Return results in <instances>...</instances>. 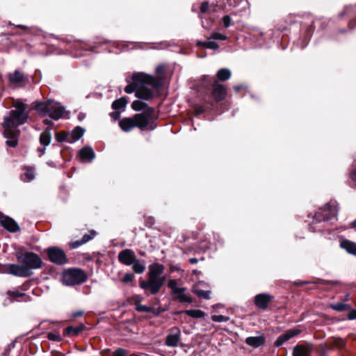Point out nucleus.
I'll list each match as a JSON object with an SVG mask.
<instances>
[{
    "instance_id": "nucleus-1",
    "label": "nucleus",
    "mask_w": 356,
    "mask_h": 356,
    "mask_svg": "<svg viewBox=\"0 0 356 356\" xmlns=\"http://www.w3.org/2000/svg\"><path fill=\"white\" fill-rule=\"evenodd\" d=\"M27 106L21 100L13 101L12 109L3 118L2 127L3 136L8 140L6 145L15 147L17 145V138L20 135L18 127L25 124L29 119V113L26 111Z\"/></svg>"
},
{
    "instance_id": "nucleus-2",
    "label": "nucleus",
    "mask_w": 356,
    "mask_h": 356,
    "mask_svg": "<svg viewBox=\"0 0 356 356\" xmlns=\"http://www.w3.org/2000/svg\"><path fill=\"white\" fill-rule=\"evenodd\" d=\"M131 79L132 83L126 86L125 92L131 94L135 92L136 97L143 100L153 98L152 88H157L161 86V81L158 79L143 72L134 73Z\"/></svg>"
},
{
    "instance_id": "nucleus-3",
    "label": "nucleus",
    "mask_w": 356,
    "mask_h": 356,
    "mask_svg": "<svg viewBox=\"0 0 356 356\" xmlns=\"http://www.w3.org/2000/svg\"><path fill=\"white\" fill-rule=\"evenodd\" d=\"M165 270L163 264L155 262L148 266V279L140 282L141 289L151 294L158 293L165 282V277L161 276Z\"/></svg>"
},
{
    "instance_id": "nucleus-4",
    "label": "nucleus",
    "mask_w": 356,
    "mask_h": 356,
    "mask_svg": "<svg viewBox=\"0 0 356 356\" xmlns=\"http://www.w3.org/2000/svg\"><path fill=\"white\" fill-rule=\"evenodd\" d=\"M131 107L134 111L143 112L134 115V120L136 127L141 129L146 128L150 124V129H154L156 126L150 123L154 118V110L149 106L147 104L140 100H135L132 102Z\"/></svg>"
},
{
    "instance_id": "nucleus-5",
    "label": "nucleus",
    "mask_w": 356,
    "mask_h": 356,
    "mask_svg": "<svg viewBox=\"0 0 356 356\" xmlns=\"http://www.w3.org/2000/svg\"><path fill=\"white\" fill-rule=\"evenodd\" d=\"M338 213V207L336 202H329L313 216L312 223L309 225V229L312 232L321 231L323 222L327 221L335 217Z\"/></svg>"
},
{
    "instance_id": "nucleus-6",
    "label": "nucleus",
    "mask_w": 356,
    "mask_h": 356,
    "mask_svg": "<svg viewBox=\"0 0 356 356\" xmlns=\"http://www.w3.org/2000/svg\"><path fill=\"white\" fill-rule=\"evenodd\" d=\"M35 110L38 113L42 115H49V116L54 120H58L67 113L65 108L60 102L51 99L46 102H38L35 105Z\"/></svg>"
},
{
    "instance_id": "nucleus-7",
    "label": "nucleus",
    "mask_w": 356,
    "mask_h": 356,
    "mask_svg": "<svg viewBox=\"0 0 356 356\" xmlns=\"http://www.w3.org/2000/svg\"><path fill=\"white\" fill-rule=\"evenodd\" d=\"M17 257L18 261L24 264V266L29 268L30 270L39 269L42 264L41 258L37 254L32 252H18Z\"/></svg>"
},
{
    "instance_id": "nucleus-8",
    "label": "nucleus",
    "mask_w": 356,
    "mask_h": 356,
    "mask_svg": "<svg viewBox=\"0 0 356 356\" xmlns=\"http://www.w3.org/2000/svg\"><path fill=\"white\" fill-rule=\"evenodd\" d=\"M87 279L85 273L80 269H71L64 273L63 283L65 286H74L83 283Z\"/></svg>"
},
{
    "instance_id": "nucleus-9",
    "label": "nucleus",
    "mask_w": 356,
    "mask_h": 356,
    "mask_svg": "<svg viewBox=\"0 0 356 356\" xmlns=\"http://www.w3.org/2000/svg\"><path fill=\"white\" fill-rule=\"evenodd\" d=\"M48 258L52 263L63 265L67 262V257L65 252L58 247H50L47 249Z\"/></svg>"
},
{
    "instance_id": "nucleus-10",
    "label": "nucleus",
    "mask_w": 356,
    "mask_h": 356,
    "mask_svg": "<svg viewBox=\"0 0 356 356\" xmlns=\"http://www.w3.org/2000/svg\"><path fill=\"white\" fill-rule=\"evenodd\" d=\"M168 287L172 290V293L177 296V298L179 299L181 302L191 303L193 302L192 298L185 293L186 289L179 287L177 282L175 280H169Z\"/></svg>"
},
{
    "instance_id": "nucleus-11",
    "label": "nucleus",
    "mask_w": 356,
    "mask_h": 356,
    "mask_svg": "<svg viewBox=\"0 0 356 356\" xmlns=\"http://www.w3.org/2000/svg\"><path fill=\"white\" fill-rule=\"evenodd\" d=\"M5 273L15 276L26 277L33 275V271L24 266L10 264Z\"/></svg>"
},
{
    "instance_id": "nucleus-12",
    "label": "nucleus",
    "mask_w": 356,
    "mask_h": 356,
    "mask_svg": "<svg viewBox=\"0 0 356 356\" xmlns=\"http://www.w3.org/2000/svg\"><path fill=\"white\" fill-rule=\"evenodd\" d=\"M0 222L1 225L9 232H16L19 229L18 223L13 218L0 212Z\"/></svg>"
},
{
    "instance_id": "nucleus-13",
    "label": "nucleus",
    "mask_w": 356,
    "mask_h": 356,
    "mask_svg": "<svg viewBox=\"0 0 356 356\" xmlns=\"http://www.w3.org/2000/svg\"><path fill=\"white\" fill-rule=\"evenodd\" d=\"M118 257L121 264L128 266H131V264L134 262V259L136 258L135 252L131 249L122 250L119 252Z\"/></svg>"
},
{
    "instance_id": "nucleus-14",
    "label": "nucleus",
    "mask_w": 356,
    "mask_h": 356,
    "mask_svg": "<svg viewBox=\"0 0 356 356\" xmlns=\"http://www.w3.org/2000/svg\"><path fill=\"white\" fill-rule=\"evenodd\" d=\"M302 330L299 328H294L286 330L284 334H281L275 342L277 347L281 346L291 338L300 334Z\"/></svg>"
},
{
    "instance_id": "nucleus-15",
    "label": "nucleus",
    "mask_w": 356,
    "mask_h": 356,
    "mask_svg": "<svg viewBox=\"0 0 356 356\" xmlns=\"http://www.w3.org/2000/svg\"><path fill=\"white\" fill-rule=\"evenodd\" d=\"M181 337V332L179 328L174 327L171 330V333L166 337L165 345L168 347H177Z\"/></svg>"
},
{
    "instance_id": "nucleus-16",
    "label": "nucleus",
    "mask_w": 356,
    "mask_h": 356,
    "mask_svg": "<svg viewBox=\"0 0 356 356\" xmlns=\"http://www.w3.org/2000/svg\"><path fill=\"white\" fill-rule=\"evenodd\" d=\"M272 298L273 296L267 293H259L254 297V304L258 308L265 310Z\"/></svg>"
},
{
    "instance_id": "nucleus-17",
    "label": "nucleus",
    "mask_w": 356,
    "mask_h": 356,
    "mask_svg": "<svg viewBox=\"0 0 356 356\" xmlns=\"http://www.w3.org/2000/svg\"><path fill=\"white\" fill-rule=\"evenodd\" d=\"M80 160L84 163L91 162L95 157V153L92 147H84L79 152Z\"/></svg>"
},
{
    "instance_id": "nucleus-18",
    "label": "nucleus",
    "mask_w": 356,
    "mask_h": 356,
    "mask_svg": "<svg viewBox=\"0 0 356 356\" xmlns=\"http://www.w3.org/2000/svg\"><path fill=\"white\" fill-rule=\"evenodd\" d=\"M213 95L216 101L222 100L227 95L226 88L222 85L215 83L213 85Z\"/></svg>"
},
{
    "instance_id": "nucleus-19",
    "label": "nucleus",
    "mask_w": 356,
    "mask_h": 356,
    "mask_svg": "<svg viewBox=\"0 0 356 356\" xmlns=\"http://www.w3.org/2000/svg\"><path fill=\"white\" fill-rule=\"evenodd\" d=\"M265 342H266V339L261 334H260L259 336H256V337H249L246 338V339H245V343L248 346L254 347V348H258V347L262 346L263 344H264Z\"/></svg>"
},
{
    "instance_id": "nucleus-20",
    "label": "nucleus",
    "mask_w": 356,
    "mask_h": 356,
    "mask_svg": "<svg viewBox=\"0 0 356 356\" xmlns=\"http://www.w3.org/2000/svg\"><path fill=\"white\" fill-rule=\"evenodd\" d=\"M340 247L345 250L348 253L356 255V243L343 239L340 242Z\"/></svg>"
},
{
    "instance_id": "nucleus-21",
    "label": "nucleus",
    "mask_w": 356,
    "mask_h": 356,
    "mask_svg": "<svg viewBox=\"0 0 356 356\" xmlns=\"http://www.w3.org/2000/svg\"><path fill=\"white\" fill-rule=\"evenodd\" d=\"M119 125L122 130L125 132L130 131L132 129L136 127L134 118H125L121 120L119 122Z\"/></svg>"
},
{
    "instance_id": "nucleus-22",
    "label": "nucleus",
    "mask_w": 356,
    "mask_h": 356,
    "mask_svg": "<svg viewBox=\"0 0 356 356\" xmlns=\"http://www.w3.org/2000/svg\"><path fill=\"white\" fill-rule=\"evenodd\" d=\"M132 270L136 274L143 273L146 268V263L144 260H140L137 258L134 259V262L131 264Z\"/></svg>"
},
{
    "instance_id": "nucleus-23",
    "label": "nucleus",
    "mask_w": 356,
    "mask_h": 356,
    "mask_svg": "<svg viewBox=\"0 0 356 356\" xmlns=\"http://www.w3.org/2000/svg\"><path fill=\"white\" fill-rule=\"evenodd\" d=\"M24 74L17 70L8 74V80L12 84L20 83L24 81Z\"/></svg>"
},
{
    "instance_id": "nucleus-24",
    "label": "nucleus",
    "mask_w": 356,
    "mask_h": 356,
    "mask_svg": "<svg viewBox=\"0 0 356 356\" xmlns=\"http://www.w3.org/2000/svg\"><path fill=\"white\" fill-rule=\"evenodd\" d=\"M85 129L79 126L76 127L71 134H70V143H73L79 140L83 135Z\"/></svg>"
},
{
    "instance_id": "nucleus-25",
    "label": "nucleus",
    "mask_w": 356,
    "mask_h": 356,
    "mask_svg": "<svg viewBox=\"0 0 356 356\" xmlns=\"http://www.w3.org/2000/svg\"><path fill=\"white\" fill-rule=\"evenodd\" d=\"M311 349L304 346H296L293 350V356H309Z\"/></svg>"
},
{
    "instance_id": "nucleus-26",
    "label": "nucleus",
    "mask_w": 356,
    "mask_h": 356,
    "mask_svg": "<svg viewBox=\"0 0 356 356\" xmlns=\"http://www.w3.org/2000/svg\"><path fill=\"white\" fill-rule=\"evenodd\" d=\"M51 141V134L49 129H46L40 136V144L43 146H48Z\"/></svg>"
},
{
    "instance_id": "nucleus-27",
    "label": "nucleus",
    "mask_w": 356,
    "mask_h": 356,
    "mask_svg": "<svg viewBox=\"0 0 356 356\" xmlns=\"http://www.w3.org/2000/svg\"><path fill=\"white\" fill-rule=\"evenodd\" d=\"M127 104V99L126 97H121L118 99H116L113 102L112 104V107L114 110L116 111H122L124 110L126 105Z\"/></svg>"
},
{
    "instance_id": "nucleus-28",
    "label": "nucleus",
    "mask_w": 356,
    "mask_h": 356,
    "mask_svg": "<svg viewBox=\"0 0 356 356\" xmlns=\"http://www.w3.org/2000/svg\"><path fill=\"white\" fill-rule=\"evenodd\" d=\"M24 173L22 176V179L24 181H30L35 178V170L32 167L26 166L24 167Z\"/></svg>"
},
{
    "instance_id": "nucleus-29",
    "label": "nucleus",
    "mask_w": 356,
    "mask_h": 356,
    "mask_svg": "<svg viewBox=\"0 0 356 356\" xmlns=\"http://www.w3.org/2000/svg\"><path fill=\"white\" fill-rule=\"evenodd\" d=\"M193 292L197 295L199 298L209 300L211 298V291H204L199 289L197 286H194L193 288Z\"/></svg>"
},
{
    "instance_id": "nucleus-30",
    "label": "nucleus",
    "mask_w": 356,
    "mask_h": 356,
    "mask_svg": "<svg viewBox=\"0 0 356 356\" xmlns=\"http://www.w3.org/2000/svg\"><path fill=\"white\" fill-rule=\"evenodd\" d=\"M231 71L227 68H222L218 71L217 77L221 81L228 80L231 77Z\"/></svg>"
},
{
    "instance_id": "nucleus-31",
    "label": "nucleus",
    "mask_w": 356,
    "mask_h": 356,
    "mask_svg": "<svg viewBox=\"0 0 356 356\" xmlns=\"http://www.w3.org/2000/svg\"><path fill=\"white\" fill-rule=\"evenodd\" d=\"M184 312L194 318H201L205 316V313L200 309H189L185 310Z\"/></svg>"
},
{
    "instance_id": "nucleus-32",
    "label": "nucleus",
    "mask_w": 356,
    "mask_h": 356,
    "mask_svg": "<svg viewBox=\"0 0 356 356\" xmlns=\"http://www.w3.org/2000/svg\"><path fill=\"white\" fill-rule=\"evenodd\" d=\"M197 44L198 46L204 47L205 48L211 49H218L219 48V45L217 42L213 41H208V42H197Z\"/></svg>"
},
{
    "instance_id": "nucleus-33",
    "label": "nucleus",
    "mask_w": 356,
    "mask_h": 356,
    "mask_svg": "<svg viewBox=\"0 0 356 356\" xmlns=\"http://www.w3.org/2000/svg\"><path fill=\"white\" fill-rule=\"evenodd\" d=\"M66 333L67 334H72V335H77L80 332L83 331V327L78 326V327H72V326H68L65 329Z\"/></svg>"
},
{
    "instance_id": "nucleus-34",
    "label": "nucleus",
    "mask_w": 356,
    "mask_h": 356,
    "mask_svg": "<svg viewBox=\"0 0 356 356\" xmlns=\"http://www.w3.org/2000/svg\"><path fill=\"white\" fill-rule=\"evenodd\" d=\"M96 235H97L96 231L90 230L88 234H86L82 236V238H81L82 243H83V244H84V243L90 241V240L93 239Z\"/></svg>"
},
{
    "instance_id": "nucleus-35",
    "label": "nucleus",
    "mask_w": 356,
    "mask_h": 356,
    "mask_svg": "<svg viewBox=\"0 0 356 356\" xmlns=\"http://www.w3.org/2000/svg\"><path fill=\"white\" fill-rule=\"evenodd\" d=\"M56 140L58 141V142H68L70 143V134H67L65 132H60V133H58L56 136Z\"/></svg>"
},
{
    "instance_id": "nucleus-36",
    "label": "nucleus",
    "mask_w": 356,
    "mask_h": 356,
    "mask_svg": "<svg viewBox=\"0 0 356 356\" xmlns=\"http://www.w3.org/2000/svg\"><path fill=\"white\" fill-rule=\"evenodd\" d=\"M208 39L226 40L227 39V37L225 35L220 33L218 32H213L210 35Z\"/></svg>"
},
{
    "instance_id": "nucleus-37",
    "label": "nucleus",
    "mask_w": 356,
    "mask_h": 356,
    "mask_svg": "<svg viewBox=\"0 0 356 356\" xmlns=\"http://www.w3.org/2000/svg\"><path fill=\"white\" fill-rule=\"evenodd\" d=\"M234 0H215L216 6L220 8H223L227 6H231Z\"/></svg>"
},
{
    "instance_id": "nucleus-38",
    "label": "nucleus",
    "mask_w": 356,
    "mask_h": 356,
    "mask_svg": "<svg viewBox=\"0 0 356 356\" xmlns=\"http://www.w3.org/2000/svg\"><path fill=\"white\" fill-rule=\"evenodd\" d=\"M136 309L140 312H152L154 310L152 307L141 304H136Z\"/></svg>"
},
{
    "instance_id": "nucleus-39",
    "label": "nucleus",
    "mask_w": 356,
    "mask_h": 356,
    "mask_svg": "<svg viewBox=\"0 0 356 356\" xmlns=\"http://www.w3.org/2000/svg\"><path fill=\"white\" fill-rule=\"evenodd\" d=\"M211 320L214 322H227L229 317L223 315H213Z\"/></svg>"
},
{
    "instance_id": "nucleus-40",
    "label": "nucleus",
    "mask_w": 356,
    "mask_h": 356,
    "mask_svg": "<svg viewBox=\"0 0 356 356\" xmlns=\"http://www.w3.org/2000/svg\"><path fill=\"white\" fill-rule=\"evenodd\" d=\"M350 178L356 184V160L354 161L352 170L350 172Z\"/></svg>"
},
{
    "instance_id": "nucleus-41",
    "label": "nucleus",
    "mask_w": 356,
    "mask_h": 356,
    "mask_svg": "<svg viewBox=\"0 0 356 356\" xmlns=\"http://www.w3.org/2000/svg\"><path fill=\"white\" fill-rule=\"evenodd\" d=\"M222 24H223V26L225 28V29H227L228 27H229L231 26V18L229 15H225L222 17Z\"/></svg>"
},
{
    "instance_id": "nucleus-42",
    "label": "nucleus",
    "mask_w": 356,
    "mask_h": 356,
    "mask_svg": "<svg viewBox=\"0 0 356 356\" xmlns=\"http://www.w3.org/2000/svg\"><path fill=\"white\" fill-rule=\"evenodd\" d=\"M334 309L337 310V311H339V312H342V311H344L346 310V305H345L344 303H337L336 305H332V307Z\"/></svg>"
},
{
    "instance_id": "nucleus-43",
    "label": "nucleus",
    "mask_w": 356,
    "mask_h": 356,
    "mask_svg": "<svg viewBox=\"0 0 356 356\" xmlns=\"http://www.w3.org/2000/svg\"><path fill=\"white\" fill-rule=\"evenodd\" d=\"M83 244V243H82V241L81 239L79 241H75L71 242L70 243V247L72 249H76Z\"/></svg>"
},
{
    "instance_id": "nucleus-44",
    "label": "nucleus",
    "mask_w": 356,
    "mask_h": 356,
    "mask_svg": "<svg viewBox=\"0 0 356 356\" xmlns=\"http://www.w3.org/2000/svg\"><path fill=\"white\" fill-rule=\"evenodd\" d=\"M209 4L208 2L205 1V2H203L202 4H201V6H200V11L202 13H206L209 11Z\"/></svg>"
},
{
    "instance_id": "nucleus-45",
    "label": "nucleus",
    "mask_w": 356,
    "mask_h": 356,
    "mask_svg": "<svg viewBox=\"0 0 356 356\" xmlns=\"http://www.w3.org/2000/svg\"><path fill=\"white\" fill-rule=\"evenodd\" d=\"M134 279V275L131 273H126L122 279V282L124 283H129L131 282Z\"/></svg>"
},
{
    "instance_id": "nucleus-46",
    "label": "nucleus",
    "mask_w": 356,
    "mask_h": 356,
    "mask_svg": "<svg viewBox=\"0 0 356 356\" xmlns=\"http://www.w3.org/2000/svg\"><path fill=\"white\" fill-rule=\"evenodd\" d=\"M8 294L10 296L15 297V298H21L25 295L24 293H22L19 292L18 291H8Z\"/></svg>"
},
{
    "instance_id": "nucleus-47",
    "label": "nucleus",
    "mask_w": 356,
    "mask_h": 356,
    "mask_svg": "<svg viewBox=\"0 0 356 356\" xmlns=\"http://www.w3.org/2000/svg\"><path fill=\"white\" fill-rule=\"evenodd\" d=\"M48 339L49 340L54 341H59L60 340V336L58 334H56L54 333H49Z\"/></svg>"
},
{
    "instance_id": "nucleus-48",
    "label": "nucleus",
    "mask_w": 356,
    "mask_h": 356,
    "mask_svg": "<svg viewBox=\"0 0 356 356\" xmlns=\"http://www.w3.org/2000/svg\"><path fill=\"white\" fill-rule=\"evenodd\" d=\"M121 112H122V111L115 110V111H113L112 113H111L110 115L114 120H117L120 118Z\"/></svg>"
},
{
    "instance_id": "nucleus-49",
    "label": "nucleus",
    "mask_w": 356,
    "mask_h": 356,
    "mask_svg": "<svg viewBox=\"0 0 356 356\" xmlns=\"http://www.w3.org/2000/svg\"><path fill=\"white\" fill-rule=\"evenodd\" d=\"M112 356H125V351L122 349L116 350Z\"/></svg>"
},
{
    "instance_id": "nucleus-50",
    "label": "nucleus",
    "mask_w": 356,
    "mask_h": 356,
    "mask_svg": "<svg viewBox=\"0 0 356 356\" xmlns=\"http://www.w3.org/2000/svg\"><path fill=\"white\" fill-rule=\"evenodd\" d=\"M348 318L349 320L356 319V309H353L349 312L348 315Z\"/></svg>"
},
{
    "instance_id": "nucleus-51",
    "label": "nucleus",
    "mask_w": 356,
    "mask_h": 356,
    "mask_svg": "<svg viewBox=\"0 0 356 356\" xmlns=\"http://www.w3.org/2000/svg\"><path fill=\"white\" fill-rule=\"evenodd\" d=\"M3 90H4V88H3V86L2 76L0 74V98L1 97V95L3 94Z\"/></svg>"
},
{
    "instance_id": "nucleus-52",
    "label": "nucleus",
    "mask_w": 356,
    "mask_h": 356,
    "mask_svg": "<svg viewBox=\"0 0 356 356\" xmlns=\"http://www.w3.org/2000/svg\"><path fill=\"white\" fill-rule=\"evenodd\" d=\"M16 345V341H12L8 346V350L6 351H10L11 349L14 348Z\"/></svg>"
},
{
    "instance_id": "nucleus-53",
    "label": "nucleus",
    "mask_w": 356,
    "mask_h": 356,
    "mask_svg": "<svg viewBox=\"0 0 356 356\" xmlns=\"http://www.w3.org/2000/svg\"><path fill=\"white\" fill-rule=\"evenodd\" d=\"M83 312L82 311H77L73 314V317H78L82 316Z\"/></svg>"
},
{
    "instance_id": "nucleus-54",
    "label": "nucleus",
    "mask_w": 356,
    "mask_h": 356,
    "mask_svg": "<svg viewBox=\"0 0 356 356\" xmlns=\"http://www.w3.org/2000/svg\"><path fill=\"white\" fill-rule=\"evenodd\" d=\"M243 88V85H239V86L234 87V90H235V92H238Z\"/></svg>"
},
{
    "instance_id": "nucleus-55",
    "label": "nucleus",
    "mask_w": 356,
    "mask_h": 356,
    "mask_svg": "<svg viewBox=\"0 0 356 356\" xmlns=\"http://www.w3.org/2000/svg\"><path fill=\"white\" fill-rule=\"evenodd\" d=\"M191 264H197L198 262V259L196 258L190 259Z\"/></svg>"
},
{
    "instance_id": "nucleus-56",
    "label": "nucleus",
    "mask_w": 356,
    "mask_h": 356,
    "mask_svg": "<svg viewBox=\"0 0 356 356\" xmlns=\"http://www.w3.org/2000/svg\"><path fill=\"white\" fill-rule=\"evenodd\" d=\"M44 124H47V125H51L53 124V122L50 120H47L46 119L44 121Z\"/></svg>"
},
{
    "instance_id": "nucleus-57",
    "label": "nucleus",
    "mask_w": 356,
    "mask_h": 356,
    "mask_svg": "<svg viewBox=\"0 0 356 356\" xmlns=\"http://www.w3.org/2000/svg\"><path fill=\"white\" fill-rule=\"evenodd\" d=\"M195 112H196V114L198 115V114H200V113H203L204 112V109L203 108H198V109H197L195 111Z\"/></svg>"
},
{
    "instance_id": "nucleus-58",
    "label": "nucleus",
    "mask_w": 356,
    "mask_h": 356,
    "mask_svg": "<svg viewBox=\"0 0 356 356\" xmlns=\"http://www.w3.org/2000/svg\"><path fill=\"white\" fill-rule=\"evenodd\" d=\"M38 151L40 153V155H43L45 153V149L44 148H39Z\"/></svg>"
},
{
    "instance_id": "nucleus-59",
    "label": "nucleus",
    "mask_w": 356,
    "mask_h": 356,
    "mask_svg": "<svg viewBox=\"0 0 356 356\" xmlns=\"http://www.w3.org/2000/svg\"><path fill=\"white\" fill-rule=\"evenodd\" d=\"M163 69H164V68H163V66H159V67H156V71H157L158 72H162V71H163Z\"/></svg>"
},
{
    "instance_id": "nucleus-60",
    "label": "nucleus",
    "mask_w": 356,
    "mask_h": 356,
    "mask_svg": "<svg viewBox=\"0 0 356 356\" xmlns=\"http://www.w3.org/2000/svg\"><path fill=\"white\" fill-rule=\"evenodd\" d=\"M218 243L222 246L224 244V241L222 240H218Z\"/></svg>"
},
{
    "instance_id": "nucleus-61",
    "label": "nucleus",
    "mask_w": 356,
    "mask_h": 356,
    "mask_svg": "<svg viewBox=\"0 0 356 356\" xmlns=\"http://www.w3.org/2000/svg\"><path fill=\"white\" fill-rule=\"evenodd\" d=\"M17 27L22 28V29H26L27 27L24 25H18Z\"/></svg>"
},
{
    "instance_id": "nucleus-62",
    "label": "nucleus",
    "mask_w": 356,
    "mask_h": 356,
    "mask_svg": "<svg viewBox=\"0 0 356 356\" xmlns=\"http://www.w3.org/2000/svg\"><path fill=\"white\" fill-rule=\"evenodd\" d=\"M79 120H83V117L79 116Z\"/></svg>"
},
{
    "instance_id": "nucleus-63",
    "label": "nucleus",
    "mask_w": 356,
    "mask_h": 356,
    "mask_svg": "<svg viewBox=\"0 0 356 356\" xmlns=\"http://www.w3.org/2000/svg\"><path fill=\"white\" fill-rule=\"evenodd\" d=\"M353 225H356V220L353 221Z\"/></svg>"
},
{
    "instance_id": "nucleus-64",
    "label": "nucleus",
    "mask_w": 356,
    "mask_h": 356,
    "mask_svg": "<svg viewBox=\"0 0 356 356\" xmlns=\"http://www.w3.org/2000/svg\"><path fill=\"white\" fill-rule=\"evenodd\" d=\"M140 255H144V253L143 252H140Z\"/></svg>"
}]
</instances>
